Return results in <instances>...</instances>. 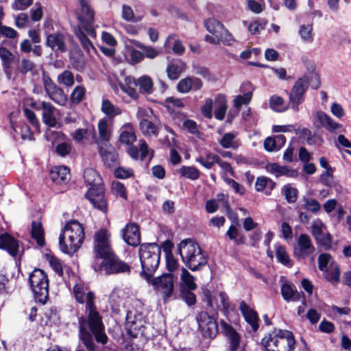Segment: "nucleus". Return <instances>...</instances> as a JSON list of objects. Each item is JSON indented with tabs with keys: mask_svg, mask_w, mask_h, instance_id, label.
<instances>
[{
	"mask_svg": "<svg viewBox=\"0 0 351 351\" xmlns=\"http://www.w3.org/2000/svg\"><path fill=\"white\" fill-rule=\"evenodd\" d=\"M73 295L77 302L86 303L87 319L81 317L79 320L80 338L89 351L94 350L95 344L92 334L97 342L106 343L108 337L104 332L101 317L96 311L94 305V293L90 291L84 282H77L73 289Z\"/></svg>",
	"mask_w": 351,
	"mask_h": 351,
	"instance_id": "1",
	"label": "nucleus"
},
{
	"mask_svg": "<svg viewBox=\"0 0 351 351\" xmlns=\"http://www.w3.org/2000/svg\"><path fill=\"white\" fill-rule=\"evenodd\" d=\"M77 1L80 8L76 12L78 25L74 28V34L84 49L88 53H90L91 50L95 51L92 41L96 38L94 12L90 7L88 0Z\"/></svg>",
	"mask_w": 351,
	"mask_h": 351,
	"instance_id": "2",
	"label": "nucleus"
},
{
	"mask_svg": "<svg viewBox=\"0 0 351 351\" xmlns=\"http://www.w3.org/2000/svg\"><path fill=\"white\" fill-rule=\"evenodd\" d=\"M84 237V228L80 223L76 220L67 222L59 237L60 250L67 254H73L82 245Z\"/></svg>",
	"mask_w": 351,
	"mask_h": 351,
	"instance_id": "3",
	"label": "nucleus"
},
{
	"mask_svg": "<svg viewBox=\"0 0 351 351\" xmlns=\"http://www.w3.org/2000/svg\"><path fill=\"white\" fill-rule=\"evenodd\" d=\"M84 178L90 188L86 196L95 208L102 212L107 210V203L105 199L102 179L98 173L92 168H87L84 171Z\"/></svg>",
	"mask_w": 351,
	"mask_h": 351,
	"instance_id": "4",
	"label": "nucleus"
},
{
	"mask_svg": "<svg viewBox=\"0 0 351 351\" xmlns=\"http://www.w3.org/2000/svg\"><path fill=\"white\" fill-rule=\"evenodd\" d=\"M178 250L182 262L192 271H197L207 263V258L199 245L191 239L182 241Z\"/></svg>",
	"mask_w": 351,
	"mask_h": 351,
	"instance_id": "5",
	"label": "nucleus"
},
{
	"mask_svg": "<svg viewBox=\"0 0 351 351\" xmlns=\"http://www.w3.org/2000/svg\"><path fill=\"white\" fill-rule=\"evenodd\" d=\"M138 254L142 267L141 276L149 281L159 265L160 247L156 243L142 244Z\"/></svg>",
	"mask_w": 351,
	"mask_h": 351,
	"instance_id": "6",
	"label": "nucleus"
},
{
	"mask_svg": "<svg viewBox=\"0 0 351 351\" xmlns=\"http://www.w3.org/2000/svg\"><path fill=\"white\" fill-rule=\"evenodd\" d=\"M295 343L292 332L286 330H276L262 339L267 351H293Z\"/></svg>",
	"mask_w": 351,
	"mask_h": 351,
	"instance_id": "7",
	"label": "nucleus"
},
{
	"mask_svg": "<svg viewBox=\"0 0 351 351\" xmlns=\"http://www.w3.org/2000/svg\"><path fill=\"white\" fill-rule=\"evenodd\" d=\"M29 282L35 299L45 304L49 297V280L46 273L40 269H34L29 274Z\"/></svg>",
	"mask_w": 351,
	"mask_h": 351,
	"instance_id": "8",
	"label": "nucleus"
},
{
	"mask_svg": "<svg viewBox=\"0 0 351 351\" xmlns=\"http://www.w3.org/2000/svg\"><path fill=\"white\" fill-rule=\"evenodd\" d=\"M93 249L95 258L93 263H97L99 259L104 260L114 253L110 234L107 230L101 229L95 233Z\"/></svg>",
	"mask_w": 351,
	"mask_h": 351,
	"instance_id": "9",
	"label": "nucleus"
},
{
	"mask_svg": "<svg viewBox=\"0 0 351 351\" xmlns=\"http://www.w3.org/2000/svg\"><path fill=\"white\" fill-rule=\"evenodd\" d=\"M92 267L96 272L104 271L106 274L130 272V267L120 260L114 253L102 260L100 263H93Z\"/></svg>",
	"mask_w": 351,
	"mask_h": 351,
	"instance_id": "10",
	"label": "nucleus"
},
{
	"mask_svg": "<svg viewBox=\"0 0 351 351\" xmlns=\"http://www.w3.org/2000/svg\"><path fill=\"white\" fill-rule=\"evenodd\" d=\"M176 278L173 274H164L147 281L154 289L162 295L164 302H167L174 292V282Z\"/></svg>",
	"mask_w": 351,
	"mask_h": 351,
	"instance_id": "11",
	"label": "nucleus"
},
{
	"mask_svg": "<svg viewBox=\"0 0 351 351\" xmlns=\"http://www.w3.org/2000/svg\"><path fill=\"white\" fill-rule=\"evenodd\" d=\"M42 80L47 96L57 105L66 106L68 99L63 89L55 84L45 73L43 74Z\"/></svg>",
	"mask_w": 351,
	"mask_h": 351,
	"instance_id": "12",
	"label": "nucleus"
},
{
	"mask_svg": "<svg viewBox=\"0 0 351 351\" xmlns=\"http://www.w3.org/2000/svg\"><path fill=\"white\" fill-rule=\"evenodd\" d=\"M315 247L311 237L306 234H301L296 239L293 247V256L298 260H304L314 254Z\"/></svg>",
	"mask_w": 351,
	"mask_h": 351,
	"instance_id": "13",
	"label": "nucleus"
},
{
	"mask_svg": "<svg viewBox=\"0 0 351 351\" xmlns=\"http://www.w3.org/2000/svg\"><path fill=\"white\" fill-rule=\"evenodd\" d=\"M199 328L205 338H215L218 333V326L213 317L206 312H201L197 316Z\"/></svg>",
	"mask_w": 351,
	"mask_h": 351,
	"instance_id": "14",
	"label": "nucleus"
},
{
	"mask_svg": "<svg viewBox=\"0 0 351 351\" xmlns=\"http://www.w3.org/2000/svg\"><path fill=\"white\" fill-rule=\"evenodd\" d=\"M308 84L309 82L306 77H301L295 82L289 94L291 108L293 110L298 111L299 105L304 100V95L308 89Z\"/></svg>",
	"mask_w": 351,
	"mask_h": 351,
	"instance_id": "15",
	"label": "nucleus"
},
{
	"mask_svg": "<svg viewBox=\"0 0 351 351\" xmlns=\"http://www.w3.org/2000/svg\"><path fill=\"white\" fill-rule=\"evenodd\" d=\"M47 141L56 145L57 154H71L72 152V143L62 132L47 130L45 133Z\"/></svg>",
	"mask_w": 351,
	"mask_h": 351,
	"instance_id": "16",
	"label": "nucleus"
},
{
	"mask_svg": "<svg viewBox=\"0 0 351 351\" xmlns=\"http://www.w3.org/2000/svg\"><path fill=\"white\" fill-rule=\"evenodd\" d=\"M109 121L106 117L99 121L97 125L99 138L95 136L93 138L95 143L97 144L99 148L100 154H108L106 151H103V149L108 146L112 136V129Z\"/></svg>",
	"mask_w": 351,
	"mask_h": 351,
	"instance_id": "17",
	"label": "nucleus"
},
{
	"mask_svg": "<svg viewBox=\"0 0 351 351\" xmlns=\"http://www.w3.org/2000/svg\"><path fill=\"white\" fill-rule=\"evenodd\" d=\"M32 106L37 110H42V119L45 125L51 128L56 126L58 121L56 117V112L59 110L51 103L43 101L38 104H33Z\"/></svg>",
	"mask_w": 351,
	"mask_h": 351,
	"instance_id": "18",
	"label": "nucleus"
},
{
	"mask_svg": "<svg viewBox=\"0 0 351 351\" xmlns=\"http://www.w3.org/2000/svg\"><path fill=\"white\" fill-rule=\"evenodd\" d=\"M203 86L202 81L195 76L184 77L179 81L177 90L181 93H188L190 91L199 90Z\"/></svg>",
	"mask_w": 351,
	"mask_h": 351,
	"instance_id": "19",
	"label": "nucleus"
},
{
	"mask_svg": "<svg viewBox=\"0 0 351 351\" xmlns=\"http://www.w3.org/2000/svg\"><path fill=\"white\" fill-rule=\"evenodd\" d=\"M122 237L128 245H138L141 242L138 227L134 223L126 225L122 230Z\"/></svg>",
	"mask_w": 351,
	"mask_h": 351,
	"instance_id": "20",
	"label": "nucleus"
},
{
	"mask_svg": "<svg viewBox=\"0 0 351 351\" xmlns=\"http://www.w3.org/2000/svg\"><path fill=\"white\" fill-rule=\"evenodd\" d=\"M221 326L229 341V351H236L240 344L241 336L230 325L224 321L221 322Z\"/></svg>",
	"mask_w": 351,
	"mask_h": 351,
	"instance_id": "21",
	"label": "nucleus"
},
{
	"mask_svg": "<svg viewBox=\"0 0 351 351\" xmlns=\"http://www.w3.org/2000/svg\"><path fill=\"white\" fill-rule=\"evenodd\" d=\"M70 170L66 166H54L50 169V178L56 184H65L69 180Z\"/></svg>",
	"mask_w": 351,
	"mask_h": 351,
	"instance_id": "22",
	"label": "nucleus"
},
{
	"mask_svg": "<svg viewBox=\"0 0 351 351\" xmlns=\"http://www.w3.org/2000/svg\"><path fill=\"white\" fill-rule=\"evenodd\" d=\"M239 309L245 321L251 326L254 331L258 328V317L257 313L250 308L244 301L240 302Z\"/></svg>",
	"mask_w": 351,
	"mask_h": 351,
	"instance_id": "23",
	"label": "nucleus"
},
{
	"mask_svg": "<svg viewBox=\"0 0 351 351\" xmlns=\"http://www.w3.org/2000/svg\"><path fill=\"white\" fill-rule=\"evenodd\" d=\"M0 248L6 250L10 255L15 256L19 252V242L9 234H0Z\"/></svg>",
	"mask_w": 351,
	"mask_h": 351,
	"instance_id": "24",
	"label": "nucleus"
},
{
	"mask_svg": "<svg viewBox=\"0 0 351 351\" xmlns=\"http://www.w3.org/2000/svg\"><path fill=\"white\" fill-rule=\"evenodd\" d=\"M280 292L283 299L287 302H297L300 298V294L295 286L287 280L281 285Z\"/></svg>",
	"mask_w": 351,
	"mask_h": 351,
	"instance_id": "25",
	"label": "nucleus"
},
{
	"mask_svg": "<svg viewBox=\"0 0 351 351\" xmlns=\"http://www.w3.org/2000/svg\"><path fill=\"white\" fill-rule=\"evenodd\" d=\"M286 143V138L282 134L269 136L264 141V147L267 152H278Z\"/></svg>",
	"mask_w": 351,
	"mask_h": 351,
	"instance_id": "26",
	"label": "nucleus"
},
{
	"mask_svg": "<svg viewBox=\"0 0 351 351\" xmlns=\"http://www.w3.org/2000/svg\"><path fill=\"white\" fill-rule=\"evenodd\" d=\"M316 121L320 126L329 132H333L340 128V124L335 121L329 115L322 111H318L315 114Z\"/></svg>",
	"mask_w": 351,
	"mask_h": 351,
	"instance_id": "27",
	"label": "nucleus"
},
{
	"mask_svg": "<svg viewBox=\"0 0 351 351\" xmlns=\"http://www.w3.org/2000/svg\"><path fill=\"white\" fill-rule=\"evenodd\" d=\"M136 138L133 125L130 123L123 124L120 128L119 141L123 144L130 145Z\"/></svg>",
	"mask_w": 351,
	"mask_h": 351,
	"instance_id": "28",
	"label": "nucleus"
},
{
	"mask_svg": "<svg viewBox=\"0 0 351 351\" xmlns=\"http://www.w3.org/2000/svg\"><path fill=\"white\" fill-rule=\"evenodd\" d=\"M47 45L53 51H65V39L61 34H51L47 37Z\"/></svg>",
	"mask_w": 351,
	"mask_h": 351,
	"instance_id": "29",
	"label": "nucleus"
},
{
	"mask_svg": "<svg viewBox=\"0 0 351 351\" xmlns=\"http://www.w3.org/2000/svg\"><path fill=\"white\" fill-rule=\"evenodd\" d=\"M180 280V290H195L197 287L195 278L184 267L181 268Z\"/></svg>",
	"mask_w": 351,
	"mask_h": 351,
	"instance_id": "30",
	"label": "nucleus"
},
{
	"mask_svg": "<svg viewBox=\"0 0 351 351\" xmlns=\"http://www.w3.org/2000/svg\"><path fill=\"white\" fill-rule=\"evenodd\" d=\"M185 63L180 60L171 61L167 66V76L170 80H177L185 70Z\"/></svg>",
	"mask_w": 351,
	"mask_h": 351,
	"instance_id": "31",
	"label": "nucleus"
},
{
	"mask_svg": "<svg viewBox=\"0 0 351 351\" xmlns=\"http://www.w3.org/2000/svg\"><path fill=\"white\" fill-rule=\"evenodd\" d=\"M119 86L122 91L132 99H136L138 98V93L134 88V87L136 86V82L133 77H125L123 82H119Z\"/></svg>",
	"mask_w": 351,
	"mask_h": 351,
	"instance_id": "32",
	"label": "nucleus"
},
{
	"mask_svg": "<svg viewBox=\"0 0 351 351\" xmlns=\"http://www.w3.org/2000/svg\"><path fill=\"white\" fill-rule=\"evenodd\" d=\"M276 183L266 176L258 177L255 183V189L257 191L264 192L269 195L270 192L275 188Z\"/></svg>",
	"mask_w": 351,
	"mask_h": 351,
	"instance_id": "33",
	"label": "nucleus"
},
{
	"mask_svg": "<svg viewBox=\"0 0 351 351\" xmlns=\"http://www.w3.org/2000/svg\"><path fill=\"white\" fill-rule=\"evenodd\" d=\"M216 108L214 112L215 117L218 120H223L227 110V100L226 96L218 94L215 97Z\"/></svg>",
	"mask_w": 351,
	"mask_h": 351,
	"instance_id": "34",
	"label": "nucleus"
},
{
	"mask_svg": "<svg viewBox=\"0 0 351 351\" xmlns=\"http://www.w3.org/2000/svg\"><path fill=\"white\" fill-rule=\"evenodd\" d=\"M101 110L108 117V120H112L116 116L121 114V110L114 106L109 100L103 99Z\"/></svg>",
	"mask_w": 351,
	"mask_h": 351,
	"instance_id": "35",
	"label": "nucleus"
},
{
	"mask_svg": "<svg viewBox=\"0 0 351 351\" xmlns=\"http://www.w3.org/2000/svg\"><path fill=\"white\" fill-rule=\"evenodd\" d=\"M275 251L276 258L279 263L288 267H292V261L285 246L276 244L275 245Z\"/></svg>",
	"mask_w": 351,
	"mask_h": 351,
	"instance_id": "36",
	"label": "nucleus"
},
{
	"mask_svg": "<svg viewBox=\"0 0 351 351\" xmlns=\"http://www.w3.org/2000/svg\"><path fill=\"white\" fill-rule=\"evenodd\" d=\"M32 237L40 246L45 245L44 230L40 221H33L31 230Z\"/></svg>",
	"mask_w": 351,
	"mask_h": 351,
	"instance_id": "37",
	"label": "nucleus"
},
{
	"mask_svg": "<svg viewBox=\"0 0 351 351\" xmlns=\"http://www.w3.org/2000/svg\"><path fill=\"white\" fill-rule=\"evenodd\" d=\"M140 130L142 133L148 136H156L158 133V128L154 123L146 119H142L140 121Z\"/></svg>",
	"mask_w": 351,
	"mask_h": 351,
	"instance_id": "38",
	"label": "nucleus"
},
{
	"mask_svg": "<svg viewBox=\"0 0 351 351\" xmlns=\"http://www.w3.org/2000/svg\"><path fill=\"white\" fill-rule=\"evenodd\" d=\"M298 34L302 42L308 44L313 42L314 35L311 24L301 25L299 27Z\"/></svg>",
	"mask_w": 351,
	"mask_h": 351,
	"instance_id": "39",
	"label": "nucleus"
},
{
	"mask_svg": "<svg viewBox=\"0 0 351 351\" xmlns=\"http://www.w3.org/2000/svg\"><path fill=\"white\" fill-rule=\"evenodd\" d=\"M0 58L2 61L5 72L9 73L14 58V55L6 48L0 47Z\"/></svg>",
	"mask_w": 351,
	"mask_h": 351,
	"instance_id": "40",
	"label": "nucleus"
},
{
	"mask_svg": "<svg viewBox=\"0 0 351 351\" xmlns=\"http://www.w3.org/2000/svg\"><path fill=\"white\" fill-rule=\"evenodd\" d=\"M71 136L77 143H84L90 136L95 138V131L93 129H77L75 130Z\"/></svg>",
	"mask_w": 351,
	"mask_h": 351,
	"instance_id": "41",
	"label": "nucleus"
},
{
	"mask_svg": "<svg viewBox=\"0 0 351 351\" xmlns=\"http://www.w3.org/2000/svg\"><path fill=\"white\" fill-rule=\"evenodd\" d=\"M269 107L274 111L278 112H284L288 108L284 99L277 95H273L270 97Z\"/></svg>",
	"mask_w": 351,
	"mask_h": 351,
	"instance_id": "42",
	"label": "nucleus"
},
{
	"mask_svg": "<svg viewBox=\"0 0 351 351\" xmlns=\"http://www.w3.org/2000/svg\"><path fill=\"white\" fill-rule=\"evenodd\" d=\"M330 254L328 253L321 254L318 257V267L322 271H328V267H331L332 265H335Z\"/></svg>",
	"mask_w": 351,
	"mask_h": 351,
	"instance_id": "43",
	"label": "nucleus"
},
{
	"mask_svg": "<svg viewBox=\"0 0 351 351\" xmlns=\"http://www.w3.org/2000/svg\"><path fill=\"white\" fill-rule=\"evenodd\" d=\"M205 25L206 29L216 38L219 36V33L223 29V25L215 19H208L206 21Z\"/></svg>",
	"mask_w": 351,
	"mask_h": 351,
	"instance_id": "44",
	"label": "nucleus"
},
{
	"mask_svg": "<svg viewBox=\"0 0 351 351\" xmlns=\"http://www.w3.org/2000/svg\"><path fill=\"white\" fill-rule=\"evenodd\" d=\"M136 86H139L141 92L145 93H152L153 88V82L149 76H141L137 80H136Z\"/></svg>",
	"mask_w": 351,
	"mask_h": 351,
	"instance_id": "45",
	"label": "nucleus"
},
{
	"mask_svg": "<svg viewBox=\"0 0 351 351\" xmlns=\"http://www.w3.org/2000/svg\"><path fill=\"white\" fill-rule=\"evenodd\" d=\"M57 82L59 84L71 87L75 83L74 75L70 71L65 70L58 75Z\"/></svg>",
	"mask_w": 351,
	"mask_h": 351,
	"instance_id": "46",
	"label": "nucleus"
},
{
	"mask_svg": "<svg viewBox=\"0 0 351 351\" xmlns=\"http://www.w3.org/2000/svg\"><path fill=\"white\" fill-rule=\"evenodd\" d=\"M182 177L195 180L199 177V171L194 167L182 166L178 171Z\"/></svg>",
	"mask_w": 351,
	"mask_h": 351,
	"instance_id": "47",
	"label": "nucleus"
},
{
	"mask_svg": "<svg viewBox=\"0 0 351 351\" xmlns=\"http://www.w3.org/2000/svg\"><path fill=\"white\" fill-rule=\"evenodd\" d=\"M86 93V90L83 86H76L70 95L71 102L74 104L80 103L84 98Z\"/></svg>",
	"mask_w": 351,
	"mask_h": 351,
	"instance_id": "48",
	"label": "nucleus"
},
{
	"mask_svg": "<svg viewBox=\"0 0 351 351\" xmlns=\"http://www.w3.org/2000/svg\"><path fill=\"white\" fill-rule=\"evenodd\" d=\"M265 169L268 173L274 174L278 177L282 175H289L290 171L285 167H282L276 163H269L266 165Z\"/></svg>",
	"mask_w": 351,
	"mask_h": 351,
	"instance_id": "49",
	"label": "nucleus"
},
{
	"mask_svg": "<svg viewBox=\"0 0 351 351\" xmlns=\"http://www.w3.org/2000/svg\"><path fill=\"white\" fill-rule=\"evenodd\" d=\"M202 296L204 301L206 302L209 306L214 308L218 305L217 294L214 295L208 288L205 287L202 288Z\"/></svg>",
	"mask_w": 351,
	"mask_h": 351,
	"instance_id": "50",
	"label": "nucleus"
},
{
	"mask_svg": "<svg viewBox=\"0 0 351 351\" xmlns=\"http://www.w3.org/2000/svg\"><path fill=\"white\" fill-rule=\"evenodd\" d=\"M126 297V293L121 288H114L109 296V301L112 306H117Z\"/></svg>",
	"mask_w": 351,
	"mask_h": 351,
	"instance_id": "51",
	"label": "nucleus"
},
{
	"mask_svg": "<svg viewBox=\"0 0 351 351\" xmlns=\"http://www.w3.org/2000/svg\"><path fill=\"white\" fill-rule=\"evenodd\" d=\"M325 278L331 283H336L339 280L340 271L337 264L332 265L328 267V271L324 272Z\"/></svg>",
	"mask_w": 351,
	"mask_h": 351,
	"instance_id": "52",
	"label": "nucleus"
},
{
	"mask_svg": "<svg viewBox=\"0 0 351 351\" xmlns=\"http://www.w3.org/2000/svg\"><path fill=\"white\" fill-rule=\"evenodd\" d=\"M122 18L128 22H139L141 21L142 17L135 16L134 13L132 8L128 5H123L122 6Z\"/></svg>",
	"mask_w": 351,
	"mask_h": 351,
	"instance_id": "53",
	"label": "nucleus"
},
{
	"mask_svg": "<svg viewBox=\"0 0 351 351\" xmlns=\"http://www.w3.org/2000/svg\"><path fill=\"white\" fill-rule=\"evenodd\" d=\"M327 230L326 226L320 219H316L312 223L311 232L315 239H318Z\"/></svg>",
	"mask_w": 351,
	"mask_h": 351,
	"instance_id": "54",
	"label": "nucleus"
},
{
	"mask_svg": "<svg viewBox=\"0 0 351 351\" xmlns=\"http://www.w3.org/2000/svg\"><path fill=\"white\" fill-rule=\"evenodd\" d=\"M136 47L143 50L144 56L149 59H154L159 55V51L151 46H145L138 41L133 42Z\"/></svg>",
	"mask_w": 351,
	"mask_h": 351,
	"instance_id": "55",
	"label": "nucleus"
},
{
	"mask_svg": "<svg viewBox=\"0 0 351 351\" xmlns=\"http://www.w3.org/2000/svg\"><path fill=\"white\" fill-rule=\"evenodd\" d=\"M130 149V154H149V147L143 139H140L136 145H132Z\"/></svg>",
	"mask_w": 351,
	"mask_h": 351,
	"instance_id": "56",
	"label": "nucleus"
},
{
	"mask_svg": "<svg viewBox=\"0 0 351 351\" xmlns=\"http://www.w3.org/2000/svg\"><path fill=\"white\" fill-rule=\"evenodd\" d=\"M196 160L207 169H210L215 162H218V156L217 155H205L199 157Z\"/></svg>",
	"mask_w": 351,
	"mask_h": 351,
	"instance_id": "57",
	"label": "nucleus"
},
{
	"mask_svg": "<svg viewBox=\"0 0 351 351\" xmlns=\"http://www.w3.org/2000/svg\"><path fill=\"white\" fill-rule=\"evenodd\" d=\"M47 260L49 263L51 268L53 271L58 274L59 276L63 275V269L62 266V263L59 259L52 255H49L47 256Z\"/></svg>",
	"mask_w": 351,
	"mask_h": 351,
	"instance_id": "58",
	"label": "nucleus"
},
{
	"mask_svg": "<svg viewBox=\"0 0 351 351\" xmlns=\"http://www.w3.org/2000/svg\"><path fill=\"white\" fill-rule=\"evenodd\" d=\"M126 325L127 327L130 328V330L136 329V326H134L138 322H141V315L138 314L136 315L132 311H129L126 315Z\"/></svg>",
	"mask_w": 351,
	"mask_h": 351,
	"instance_id": "59",
	"label": "nucleus"
},
{
	"mask_svg": "<svg viewBox=\"0 0 351 351\" xmlns=\"http://www.w3.org/2000/svg\"><path fill=\"white\" fill-rule=\"evenodd\" d=\"M113 193L124 199H127V192L124 184L119 181H114L112 183Z\"/></svg>",
	"mask_w": 351,
	"mask_h": 351,
	"instance_id": "60",
	"label": "nucleus"
},
{
	"mask_svg": "<svg viewBox=\"0 0 351 351\" xmlns=\"http://www.w3.org/2000/svg\"><path fill=\"white\" fill-rule=\"evenodd\" d=\"M226 235L230 240H233L237 245L243 243V237H239L238 229L234 226H230L226 232Z\"/></svg>",
	"mask_w": 351,
	"mask_h": 351,
	"instance_id": "61",
	"label": "nucleus"
},
{
	"mask_svg": "<svg viewBox=\"0 0 351 351\" xmlns=\"http://www.w3.org/2000/svg\"><path fill=\"white\" fill-rule=\"evenodd\" d=\"M252 99V93L247 92L243 95H238L234 99V106L237 111L239 110L242 105H247L250 103Z\"/></svg>",
	"mask_w": 351,
	"mask_h": 351,
	"instance_id": "62",
	"label": "nucleus"
},
{
	"mask_svg": "<svg viewBox=\"0 0 351 351\" xmlns=\"http://www.w3.org/2000/svg\"><path fill=\"white\" fill-rule=\"evenodd\" d=\"M217 39L226 45H232L235 41L232 35L224 27L223 29L219 33V36L217 37Z\"/></svg>",
	"mask_w": 351,
	"mask_h": 351,
	"instance_id": "63",
	"label": "nucleus"
},
{
	"mask_svg": "<svg viewBox=\"0 0 351 351\" xmlns=\"http://www.w3.org/2000/svg\"><path fill=\"white\" fill-rule=\"evenodd\" d=\"M317 244L322 245L325 249H330L332 246V236L328 232V231H325L322 235L319 237L318 239H315Z\"/></svg>",
	"mask_w": 351,
	"mask_h": 351,
	"instance_id": "64",
	"label": "nucleus"
}]
</instances>
